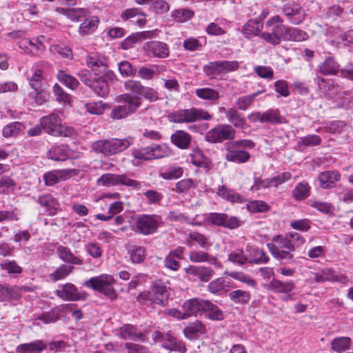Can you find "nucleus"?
<instances>
[{
  "label": "nucleus",
  "mask_w": 353,
  "mask_h": 353,
  "mask_svg": "<svg viewBox=\"0 0 353 353\" xmlns=\"http://www.w3.org/2000/svg\"><path fill=\"white\" fill-rule=\"evenodd\" d=\"M273 243H267L272 255L277 259L290 261L294 259L293 252L305 243L304 238L299 233L289 232L285 235H275Z\"/></svg>",
  "instance_id": "f257e3e1"
},
{
  "label": "nucleus",
  "mask_w": 353,
  "mask_h": 353,
  "mask_svg": "<svg viewBox=\"0 0 353 353\" xmlns=\"http://www.w3.org/2000/svg\"><path fill=\"white\" fill-rule=\"evenodd\" d=\"M116 101L124 104L117 105L112 110L110 117L113 119H122L135 113L141 105V97L130 93L117 96Z\"/></svg>",
  "instance_id": "f03ea898"
},
{
  "label": "nucleus",
  "mask_w": 353,
  "mask_h": 353,
  "mask_svg": "<svg viewBox=\"0 0 353 353\" xmlns=\"http://www.w3.org/2000/svg\"><path fill=\"white\" fill-rule=\"evenodd\" d=\"M40 124L45 132L53 137H74L75 130L61 124L60 117L56 113H51L40 119Z\"/></svg>",
  "instance_id": "7ed1b4c3"
},
{
  "label": "nucleus",
  "mask_w": 353,
  "mask_h": 353,
  "mask_svg": "<svg viewBox=\"0 0 353 353\" xmlns=\"http://www.w3.org/2000/svg\"><path fill=\"white\" fill-rule=\"evenodd\" d=\"M212 116L206 110L191 108L189 109H180L169 114L170 121L175 123H188L198 121H210Z\"/></svg>",
  "instance_id": "20e7f679"
},
{
  "label": "nucleus",
  "mask_w": 353,
  "mask_h": 353,
  "mask_svg": "<svg viewBox=\"0 0 353 353\" xmlns=\"http://www.w3.org/2000/svg\"><path fill=\"white\" fill-rule=\"evenodd\" d=\"M130 152L132 157L141 161L162 159L172 155V150L164 144H152L145 148H133Z\"/></svg>",
  "instance_id": "39448f33"
},
{
  "label": "nucleus",
  "mask_w": 353,
  "mask_h": 353,
  "mask_svg": "<svg viewBox=\"0 0 353 353\" xmlns=\"http://www.w3.org/2000/svg\"><path fill=\"white\" fill-rule=\"evenodd\" d=\"M114 282V279L111 275L101 274L85 281L84 285L87 288L103 294L111 301H114L117 298L116 291L113 288Z\"/></svg>",
  "instance_id": "423d86ee"
},
{
  "label": "nucleus",
  "mask_w": 353,
  "mask_h": 353,
  "mask_svg": "<svg viewBox=\"0 0 353 353\" xmlns=\"http://www.w3.org/2000/svg\"><path fill=\"white\" fill-rule=\"evenodd\" d=\"M132 226V230L143 236L155 233L161 222V218L157 214H139Z\"/></svg>",
  "instance_id": "0eeeda50"
},
{
  "label": "nucleus",
  "mask_w": 353,
  "mask_h": 353,
  "mask_svg": "<svg viewBox=\"0 0 353 353\" xmlns=\"http://www.w3.org/2000/svg\"><path fill=\"white\" fill-rule=\"evenodd\" d=\"M97 183L98 185L106 187L125 185L136 190H139L141 188L140 183L128 178L125 174H103L97 179Z\"/></svg>",
  "instance_id": "6e6552de"
},
{
  "label": "nucleus",
  "mask_w": 353,
  "mask_h": 353,
  "mask_svg": "<svg viewBox=\"0 0 353 353\" xmlns=\"http://www.w3.org/2000/svg\"><path fill=\"white\" fill-rule=\"evenodd\" d=\"M248 119L252 122L281 124L285 123V119L281 116L279 109H269L265 112H252L248 115Z\"/></svg>",
  "instance_id": "1a4fd4ad"
},
{
  "label": "nucleus",
  "mask_w": 353,
  "mask_h": 353,
  "mask_svg": "<svg viewBox=\"0 0 353 353\" xmlns=\"http://www.w3.org/2000/svg\"><path fill=\"white\" fill-rule=\"evenodd\" d=\"M283 14L291 20L294 24H299L303 18L304 14L299 3L296 1L288 2L283 6Z\"/></svg>",
  "instance_id": "9d476101"
},
{
  "label": "nucleus",
  "mask_w": 353,
  "mask_h": 353,
  "mask_svg": "<svg viewBox=\"0 0 353 353\" xmlns=\"http://www.w3.org/2000/svg\"><path fill=\"white\" fill-rule=\"evenodd\" d=\"M225 148L226 150L225 159L228 161L244 163L248 162L250 159V154L248 152L243 150H239L238 148L225 143Z\"/></svg>",
  "instance_id": "9b49d317"
},
{
  "label": "nucleus",
  "mask_w": 353,
  "mask_h": 353,
  "mask_svg": "<svg viewBox=\"0 0 353 353\" xmlns=\"http://www.w3.org/2000/svg\"><path fill=\"white\" fill-rule=\"evenodd\" d=\"M204 303H205V301L200 299H192L186 301L183 305L184 312L181 319H185L190 316H196L202 312L204 311Z\"/></svg>",
  "instance_id": "f8f14e48"
},
{
  "label": "nucleus",
  "mask_w": 353,
  "mask_h": 353,
  "mask_svg": "<svg viewBox=\"0 0 353 353\" xmlns=\"http://www.w3.org/2000/svg\"><path fill=\"white\" fill-rule=\"evenodd\" d=\"M185 272L188 275L197 277L202 282H208L214 274V270L205 266L190 265L185 269Z\"/></svg>",
  "instance_id": "ddd939ff"
},
{
  "label": "nucleus",
  "mask_w": 353,
  "mask_h": 353,
  "mask_svg": "<svg viewBox=\"0 0 353 353\" xmlns=\"http://www.w3.org/2000/svg\"><path fill=\"white\" fill-rule=\"evenodd\" d=\"M189 258L193 263L208 262L216 268H221L222 267L221 262L216 257L203 251H192L190 252Z\"/></svg>",
  "instance_id": "4468645a"
},
{
  "label": "nucleus",
  "mask_w": 353,
  "mask_h": 353,
  "mask_svg": "<svg viewBox=\"0 0 353 353\" xmlns=\"http://www.w3.org/2000/svg\"><path fill=\"white\" fill-rule=\"evenodd\" d=\"M117 335L123 340H132L144 341L145 336L141 332H137L135 327L130 324H126L120 327Z\"/></svg>",
  "instance_id": "2eb2a0df"
},
{
  "label": "nucleus",
  "mask_w": 353,
  "mask_h": 353,
  "mask_svg": "<svg viewBox=\"0 0 353 353\" xmlns=\"http://www.w3.org/2000/svg\"><path fill=\"white\" fill-rule=\"evenodd\" d=\"M340 179L341 174L336 170L323 172L319 175V185L324 189L332 188Z\"/></svg>",
  "instance_id": "dca6fc26"
},
{
  "label": "nucleus",
  "mask_w": 353,
  "mask_h": 353,
  "mask_svg": "<svg viewBox=\"0 0 353 353\" xmlns=\"http://www.w3.org/2000/svg\"><path fill=\"white\" fill-rule=\"evenodd\" d=\"M86 63L96 75L105 73L108 68L105 61L96 54H89L86 58Z\"/></svg>",
  "instance_id": "f3484780"
},
{
  "label": "nucleus",
  "mask_w": 353,
  "mask_h": 353,
  "mask_svg": "<svg viewBox=\"0 0 353 353\" xmlns=\"http://www.w3.org/2000/svg\"><path fill=\"white\" fill-rule=\"evenodd\" d=\"M152 293L153 294L152 301L154 304L161 306H164L167 304L169 293L165 286L154 283L152 288Z\"/></svg>",
  "instance_id": "a211bd4d"
},
{
  "label": "nucleus",
  "mask_w": 353,
  "mask_h": 353,
  "mask_svg": "<svg viewBox=\"0 0 353 353\" xmlns=\"http://www.w3.org/2000/svg\"><path fill=\"white\" fill-rule=\"evenodd\" d=\"M55 294L64 301L79 300L77 288L72 283L63 285L61 289L55 291Z\"/></svg>",
  "instance_id": "6ab92c4d"
},
{
  "label": "nucleus",
  "mask_w": 353,
  "mask_h": 353,
  "mask_svg": "<svg viewBox=\"0 0 353 353\" xmlns=\"http://www.w3.org/2000/svg\"><path fill=\"white\" fill-rule=\"evenodd\" d=\"M246 252L249 254V262L255 264L267 263L269 261V257L265 252L259 248L252 245H247Z\"/></svg>",
  "instance_id": "aec40b11"
},
{
  "label": "nucleus",
  "mask_w": 353,
  "mask_h": 353,
  "mask_svg": "<svg viewBox=\"0 0 353 353\" xmlns=\"http://www.w3.org/2000/svg\"><path fill=\"white\" fill-rule=\"evenodd\" d=\"M146 48L156 57L163 59L169 55V48L165 43L152 41L146 43Z\"/></svg>",
  "instance_id": "412c9836"
},
{
  "label": "nucleus",
  "mask_w": 353,
  "mask_h": 353,
  "mask_svg": "<svg viewBox=\"0 0 353 353\" xmlns=\"http://www.w3.org/2000/svg\"><path fill=\"white\" fill-rule=\"evenodd\" d=\"M165 339L162 344V347L169 351H176L181 353H185L186 352V347L185 343L174 336L168 333V336H165Z\"/></svg>",
  "instance_id": "4be33fe9"
},
{
  "label": "nucleus",
  "mask_w": 353,
  "mask_h": 353,
  "mask_svg": "<svg viewBox=\"0 0 353 353\" xmlns=\"http://www.w3.org/2000/svg\"><path fill=\"white\" fill-rule=\"evenodd\" d=\"M49 159L54 161H65L71 157V151L65 145L53 147L47 153Z\"/></svg>",
  "instance_id": "5701e85b"
},
{
  "label": "nucleus",
  "mask_w": 353,
  "mask_h": 353,
  "mask_svg": "<svg viewBox=\"0 0 353 353\" xmlns=\"http://www.w3.org/2000/svg\"><path fill=\"white\" fill-rule=\"evenodd\" d=\"M283 20L279 15H275L265 22V27L268 32L274 34L281 38L283 35L285 26L282 25Z\"/></svg>",
  "instance_id": "b1692460"
},
{
  "label": "nucleus",
  "mask_w": 353,
  "mask_h": 353,
  "mask_svg": "<svg viewBox=\"0 0 353 353\" xmlns=\"http://www.w3.org/2000/svg\"><path fill=\"white\" fill-rule=\"evenodd\" d=\"M170 139L172 143L180 149H188L191 142L190 134L183 130H176Z\"/></svg>",
  "instance_id": "393cba45"
},
{
  "label": "nucleus",
  "mask_w": 353,
  "mask_h": 353,
  "mask_svg": "<svg viewBox=\"0 0 353 353\" xmlns=\"http://www.w3.org/2000/svg\"><path fill=\"white\" fill-rule=\"evenodd\" d=\"M282 38L285 41H302L307 39V34L299 28L285 26Z\"/></svg>",
  "instance_id": "a878e982"
},
{
  "label": "nucleus",
  "mask_w": 353,
  "mask_h": 353,
  "mask_svg": "<svg viewBox=\"0 0 353 353\" xmlns=\"http://www.w3.org/2000/svg\"><path fill=\"white\" fill-rule=\"evenodd\" d=\"M57 254L61 260L63 262L74 265L83 264V260L74 256L70 248L65 246L59 245L57 248Z\"/></svg>",
  "instance_id": "bb28decb"
},
{
  "label": "nucleus",
  "mask_w": 353,
  "mask_h": 353,
  "mask_svg": "<svg viewBox=\"0 0 353 353\" xmlns=\"http://www.w3.org/2000/svg\"><path fill=\"white\" fill-rule=\"evenodd\" d=\"M46 348L42 341L37 340L32 343L18 345L16 348L17 353H39Z\"/></svg>",
  "instance_id": "cd10ccee"
},
{
  "label": "nucleus",
  "mask_w": 353,
  "mask_h": 353,
  "mask_svg": "<svg viewBox=\"0 0 353 353\" xmlns=\"http://www.w3.org/2000/svg\"><path fill=\"white\" fill-rule=\"evenodd\" d=\"M269 290L276 293H289L294 288V283L292 281L283 282L273 279L269 284Z\"/></svg>",
  "instance_id": "c85d7f7f"
},
{
  "label": "nucleus",
  "mask_w": 353,
  "mask_h": 353,
  "mask_svg": "<svg viewBox=\"0 0 353 353\" xmlns=\"http://www.w3.org/2000/svg\"><path fill=\"white\" fill-rule=\"evenodd\" d=\"M205 326L199 321L190 323L183 330L184 336L188 339H194L198 334H204Z\"/></svg>",
  "instance_id": "c756f323"
},
{
  "label": "nucleus",
  "mask_w": 353,
  "mask_h": 353,
  "mask_svg": "<svg viewBox=\"0 0 353 353\" xmlns=\"http://www.w3.org/2000/svg\"><path fill=\"white\" fill-rule=\"evenodd\" d=\"M98 96L104 97L109 92V85L103 77L94 79L89 86Z\"/></svg>",
  "instance_id": "7c9ffc66"
},
{
  "label": "nucleus",
  "mask_w": 353,
  "mask_h": 353,
  "mask_svg": "<svg viewBox=\"0 0 353 353\" xmlns=\"http://www.w3.org/2000/svg\"><path fill=\"white\" fill-rule=\"evenodd\" d=\"M20 296V288L17 286H4L0 285V301L18 299Z\"/></svg>",
  "instance_id": "2f4dec72"
},
{
  "label": "nucleus",
  "mask_w": 353,
  "mask_h": 353,
  "mask_svg": "<svg viewBox=\"0 0 353 353\" xmlns=\"http://www.w3.org/2000/svg\"><path fill=\"white\" fill-rule=\"evenodd\" d=\"M339 69V64L332 57H327L319 65V72L323 75L335 74Z\"/></svg>",
  "instance_id": "473e14b6"
},
{
  "label": "nucleus",
  "mask_w": 353,
  "mask_h": 353,
  "mask_svg": "<svg viewBox=\"0 0 353 353\" xmlns=\"http://www.w3.org/2000/svg\"><path fill=\"white\" fill-rule=\"evenodd\" d=\"M32 74L28 77L29 85L32 90H40L43 88V72L39 65L32 68Z\"/></svg>",
  "instance_id": "72a5a7b5"
},
{
  "label": "nucleus",
  "mask_w": 353,
  "mask_h": 353,
  "mask_svg": "<svg viewBox=\"0 0 353 353\" xmlns=\"http://www.w3.org/2000/svg\"><path fill=\"white\" fill-rule=\"evenodd\" d=\"M38 202L41 205L48 208L50 215H54L59 208L57 201L49 194H43L38 198Z\"/></svg>",
  "instance_id": "f704fd0d"
},
{
  "label": "nucleus",
  "mask_w": 353,
  "mask_h": 353,
  "mask_svg": "<svg viewBox=\"0 0 353 353\" xmlns=\"http://www.w3.org/2000/svg\"><path fill=\"white\" fill-rule=\"evenodd\" d=\"M24 129V125L19 121L12 122L5 125L2 129V135L5 138L17 137Z\"/></svg>",
  "instance_id": "c9c22d12"
},
{
  "label": "nucleus",
  "mask_w": 353,
  "mask_h": 353,
  "mask_svg": "<svg viewBox=\"0 0 353 353\" xmlns=\"http://www.w3.org/2000/svg\"><path fill=\"white\" fill-rule=\"evenodd\" d=\"M263 28V23L256 20L248 21L243 27V34L246 37L252 35H258Z\"/></svg>",
  "instance_id": "e433bc0d"
},
{
  "label": "nucleus",
  "mask_w": 353,
  "mask_h": 353,
  "mask_svg": "<svg viewBox=\"0 0 353 353\" xmlns=\"http://www.w3.org/2000/svg\"><path fill=\"white\" fill-rule=\"evenodd\" d=\"M351 339L349 337L341 336L334 339L331 342L332 349L341 353L350 348Z\"/></svg>",
  "instance_id": "4c0bfd02"
},
{
  "label": "nucleus",
  "mask_w": 353,
  "mask_h": 353,
  "mask_svg": "<svg viewBox=\"0 0 353 353\" xmlns=\"http://www.w3.org/2000/svg\"><path fill=\"white\" fill-rule=\"evenodd\" d=\"M196 96L203 100L216 101L219 99L218 91L211 88H201L195 90Z\"/></svg>",
  "instance_id": "58836bf2"
},
{
  "label": "nucleus",
  "mask_w": 353,
  "mask_h": 353,
  "mask_svg": "<svg viewBox=\"0 0 353 353\" xmlns=\"http://www.w3.org/2000/svg\"><path fill=\"white\" fill-rule=\"evenodd\" d=\"M217 194L223 199L232 203H242L243 201V199L240 194L234 192L233 190L226 189L225 186L219 188Z\"/></svg>",
  "instance_id": "ea45409f"
},
{
  "label": "nucleus",
  "mask_w": 353,
  "mask_h": 353,
  "mask_svg": "<svg viewBox=\"0 0 353 353\" xmlns=\"http://www.w3.org/2000/svg\"><path fill=\"white\" fill-rule=\"evenodd\" d=\"M92 148L96 152H101L107 156H111L113 149L112 139L97 141L93 143Z\"/></svg>",
  "instance_id": "a19ab883"
},
{
  "label": "nucleus",
  "mask_w": 353,
  "mask_h": 353,
  "mask_svg": "<svg viewBox=\"0 0 353 353\" xmlns=\"http://www.w3.org/2000/svg\"><path fill=\"white\" fill-rule=\"evenodd\" d=\"M133 143V138L131 137L125 139H112L113 149L112 155L121 152L130 147Z\"/></svg>",
  "instance_id": "79ce46f5"
},
{
  "label": "nucleus",
  "mask_w": 353,
  "mask_h": 353,
  "mask_svg": "<svg viewBox=\"0 0 353 353\" xmlns=\"http://www.w3.org/2000/svg\"><path fill=\"white\" fill-rule=\"evenodd\" d=\"M99 20L97 17H92L85 19L79 27V32L81 34L92 33L98 27Z\"/></svg>",
  "instance_id": "37998d69"
},
{
  "label": "nucleus",
  "mask_w": 353,
  "mask_h": 353,
  "mask_svg": "<svg viewBox=\"0 0 353 353\" xmlns=\"http://www.w3.org/2000/svg\"><path fill=\"white\" fill-rule=\"evenodd\" d=\"M57 77L61 83L64 84L70 90L76 89L79 85L78 80L75 77L65 73L62 70L58 72Z\"/></svg>",
  "instance_id": "c03bdc74"
},
{
  "label": "nucleus",
  "mask_w": 353,
  "mask_h": 353,
  "mask_svg": "<svg viewBox=\"0 0 353 353\" xmlns=\"http://www.w3.org/2000/svg\"><path fill=\"white\" fill-rule=\"evenodd\" d=\"M227 119L236 128H243L245 125V119L241 117L235 108H230L227 111Z\"/></svg>",
  "instance_id": "a18cd8bd"
},
{
  "label": "nucleus",
  "mask_w": 353,
  "mask_h": 353,
  "mask_svg": "<svg viewBox=\"0 0 353 353\" xmlns=\"http://www.w3.org/2000/svg\"><path fill=\"white\" fill-rule=\"evenodd\" d=\"M294 199L298 201L303 200L310 195V188L306 181L299 183L292 192Z\"/></svg>",
  "instance_id": "49530a36"
},
{
  "label": "nucleus",
  "mask_w": 353,
  "mask_h": 353,
  "mask_svg": "<svg viewBox=\"0 0 353 353\" xmlns=\"http://www.w3.org/2000/svg\"><path fill=\"white\" fill-rule=\"evenodd\" d=\"M264 92V90H260L254 92L249 95H245L239 97L236 101V105L241 110H245L252 105L254 99L261 93Z\"/></svg>",
  "instance_id": "de8ad7c7"
},
{
  "label": "nucleus",
  "mask_w": 353,
  "mask_h": 353,
  "mask_svg": "<svg viewBox=\"0 0 353 353\" xmlns=\"http://www.w3.org/2000/svg\"><path fill=\"white\" fill-rule=\"evenodd\" d=\"M194 16V12L188 8H180L173 10L171 17L179 23L188 21Z\"/></svg>",
  "instance_id": "09e8293b"
},
{
  "label": "nucleus",
  "mask_w": 353,
  "mask_h": 353,
  "mask_svg": "<svg viewBox=\"0 0 353 353\" xmlns=\"http://www.w3.org/2000/svg\"><path fill=\"white\" fill-rule=\"evenodd\" d=\"M204 311L208 312V317L212 320L220 321L223 319L221 310L209 301H205L204 303Z\"/></svg>",
  "instance_id": "8fccbe9b"
},
{
  "label": "nucleus",
  "mask_w": 353,
  "mask_h": 353,
  "mask_svg": "<svg viewBox=\"0 0 353 353\" xmlns=\"http://www.w3.org/2000/svg\"><path fill=\"white\" fill-rule=\"evenodd\" d=\"M191 161L196 166L209 168L210 161L201 150L193 151L191 154Z\"/></svg>",
  "instance_id": "3c124183"
},
{
  "label": "nucleus",
  "mask_w": 353,
  "mask_h": 353,
  "mask_svg": "<svg viewBox=\"0 0 353 353\" xmlns=\"http://www.w3.org/2000/svg\"><path fill=\"white\" fill-rule=\"evenodd\" d=\"M130 259L134 263H141L145 259V249L142 246H132L129 251Z\"/></svg>",
  "instance_id": "603ef678"
},
{
  "label": "nucleus",
  "mask_w": 353,
  "mask_h": 353,
  "mask_svg": "<svg viewBox=\"0 0 353 353\" xmlns=\"http://www.w3.org/2000/svg\"><path fill=\"white\" fill-rule=\"evenodd\" d=\"M73 266L62 264L57 268L50 277L53 281H57L65 278L73 270Z\"/></svg>",
  "instance_id": "864d4df0"
},
{
  "label": "nucleus",
  "mask_w": 353,
  "mask_h": 353,
  "mask_svg": "<svg viewBox=\"0 0 353 353\" xmlns=\"http://www.w3.org/2000/svg\"><path fill=\"white\" fill-rule=\"evenodd\" d=\"M229 297L234 303H247L250 299V294L244 290H236L229 294Z\"/></svg>",
  "instance_id": "5fc2aeb1"
},
{
  "label": "nucleus",
  "mask_w": 353,
  "mask_h": 353,
  "mask_svg": "<svg viewBox=\"0 0 353 353\" xmlns=\"http://www.w3.org/2000/svg\"><path fill=\"white\" fill-rule=\"evenodd\" d=\"M190 241H196L202 248H207L211 246V243L209 242L206 236L198 232H190L187 240L188 243H189Z\"/></svg>",
  "instance_id": "6e6d98bb"
},
{
  "label": "nucleus",
  "mask_w": 353,
  "mask_h": 353,
  "mask_svg": "<svg viewBox=\"0 0 353 353\" xmlns=\"http://www.w3.org/2000/svg\"><path fill=\"white\" fill-rule=\"evenodd\" d=\"M63 170L49 172L43 175V179L47 185H53L60 181L63 177Z\"/></svg>",
  "instance_id": "4d7b16f0"
},
{
  "label": "nucleus",
  "mask_w": 353,
  "mask_h": 353,
  "mask_svg": "<svg viewBox=\"0 0 353 353\" xmlns=\"http://www.w3.org/2000/svg\"><path fill=\"white\" fill-rule=\"evenodd\" d=\"M247 209L252 213L263 212L269 210V206L265 201L254 200L247 203Z\"/></svg>",
  "instance_id": "13d9d810"
},
{
  "label": "nucleus",
  "mask_w": 353,
  "mask_h": 353,
  "mask_svg": "<svg viewBox=\"0 0 353 353\" xmlns=\"http://www.w3.org/2000/svg\"><path fill=\"white\" fill-rule=\"evenodd\" d=\"M321 139L316 134H310L301 137L298 143L299 146L303 145L305 147L316 146L320 145Z\"/></svg>",
  "instance_id": "bf43d9fd"
},
{
  "label": "nucleus",
  "mask_w": 353,
  "mask_h": 353,
  "mask_svg": "<svg viewBox=\"0 0 353 353\" xmlns=\"http://www.w3.org/2000/svg\"><path fill=\"white\" fill-rule=\"evenodd\" d=\"M86 110L92 114H102L105 109V104L101 101L85 104Z\"/></svg>",
  "instance_id": "052dcab7"
},
{
  "label": "nucleus",
  "mask_w": 353,
  "mask_h": 353,
  "mask_svg": "<svg viewBox=\"0 0 353 353\" xmlns=\"http://www.w3.org/2000/svg\"><path fill=\"white\" fill-rule=\"evenodd\" d=\"M124 88L126 91L131 92L134 94L141 95L143 85L139 81L128 80L124 83Z\"/></svg>",
  "instance_id": "680f3d73"
},
{
  "label": "nucleus",
  "mask_w": 353,
  "mask_h": 353,
  "mask_svg": "<svg viewBox=\"0 0 353 353\" xmlns=\"http://www.w3.org/2000/svg\"><path fill=\"white\" fill-rule=\"evenodd\" d=\"M219 130L221 142L224 140H233L235 137V130L230 125L220 124Z\"/></svg>",
  "instance_id": "e2e57ef3"
},
{
  "label": "nucleus",
  "mask_w": 353,
  "mask_h": 353,
  "mask_svg": "<svg viewBox=\"0 0 353 353\" xmlns=\"http://www.w3.org/2000/svg\"><path fill=\"white\" fill-rule=\"evenodd\" d=\"M119 70L121 75L123 77H133L136 74V70L134 69L128 61H122L119 64Z\"/></svg>",
  "instance_id": "0e129e2a"
},
{
  "label": "nucleus",
  "mask_w": 353,
  "mask_h": 353,
  "mask_svg": "<svg viewBox=\"0 0 353 353\" xmlns=\"http://www.w3.org/2000/svg\"><path fill=\"white\" fill-rule=\"evenodd\" d=\"M273 185L272 179H262L260 176H254V184L252 185L250 190L252 191H257L261 188H267Z\"/></svg>",
  "instance_id": "69168bd1"
},
{
  "label": "nucleus",
  "mask_w": 353,
  "mask_h": 353,
  "mask_svg": "<svg viewBox=\"0 0 353 353\" xmlns=\"http://www.w3.org/2000/svg\"><path fill=\"white\" fill-rule=\"evenodd\" d=\"M345 126V122L342 121H334L326 123L323 128L327 132L335 134L341 133Z\"/></svg>",
  "instance_id": "338daca9"
},
{
  "label": "nucleus",
  "mask_w": 353,
  "mask_h": 353,
  "mask_svg": "<svg viewBox=\"0 0 353 353\" xmlns=\"http://www.w3.org/2000/svg\"><path fill=\"white\" fill-rule=\"evenodd\" d=\"M203 71L207 76L214 78L221 74L219 61H213L209 63L203 68Z\"/></svg>",
  "instance_id": "774afa93"
}]
</instances>
